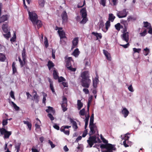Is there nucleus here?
Segmentation results:
<instances>
[{"instance_id":"nucleus-36","label":"nucleus","mask_w":152,"mask_h":152,"mask_svg":"<svg viewBox=\"0 0 152 152\" xmlns=\"http://www.w3.org/2000/svg\"><path fill=\"white\" fill-rule=\"evenodd\" d=\"M90 117V116L89 115H88V116L87 117H86V118L84 120L85 121V129H86V128L88 126V122L89 118Z\"/></svg>"},{"instance_id":"nucleus-59","label":"nucleus","mask_w":152,"mask_h":152,"mask_svg":"<svg viewBox=\"0 0 152 152\" xmlns=\"http://www.w3.org/2000/svg\"><path fill=\"white\" fill-rule=\"evenodd\" d=\"M48 116L50 118L51 121H52L54 120V118L51 114L49 113L48 115Z\"/></svg>"},{"instance_id":"nucleus-58","label":"nucleus","mask_w":152,"mask_h":152,"mask_svg":"<svg viewBox=\"0 0 152 152\" xmlns=\"http://www.w3.org/2000/svg\"><path fill=\"white\" fill-rule=\"evenodd\" d=\"M147 33V31L146 29H145L144 31L141 32L140 33V34L141 36H145L146 34Z\"/></svg>"},{"instance_id":"nucleus-39","label":"nucleus","mask_w":152,"mask_h":152,"mask_svg":"<svg viewBox=\"0 0 152 152\" xmlns=\"http://www.w3.org/2000/svg\"><path fill=\"white\" fill-rule=\"evenodd\" d=\"M98 80H99L98 79L95 78V79L93 81V87L95 88H96L97 87V85Z\"/></svg>"},{"instance_id":"nucleus-19","label":"nucleus","mask_w":152,"mask_h":152,"mask_svg":"<svg viewBox=\"0 0 152 152\" xmlns=\"http://www.w3.org/2000/svg\"><path fill=\"white\" fill-rule=\"evenodd\" d=\"M80 12L81 14L82 17L83 18H86L87 13L85 8H83L82 9L80 10Z\"/></svg>"},{"instance_id":"nucleus-10","label":"nucleus","mask_w":152,"mask_h":152,"mask_svg":"<svg viewBox=\"0 0 152 152\" xmlns=\"http://www.w3.org/2000/svg\"><path fill=\"white\" fill-rule=\"evenodd\" d=\"M90 129V131L89 133V136H91L93 134L95 133V130L97 129V126L96 125H89Z\"/></svg>"},{"instance_id":"nucleus-48","label":"nucleus","mask_w":152,"mask_h":152,"mask_svg":"<svg viewBox=\"0 0 152 152\" xmlns=\"http://www.w3.org/2000/svg\"><path fill=\"white\" fill-rule=\"evenodd\" d=\"M129 135V133L126 134L124 137L123 138L122 140H129V137L128 136Z\"/></svg>"},{"instance_id":"nucleus-54","label":"nucleus","mask_w":152,"mask_h":152,"mask_svg":"<svg viewBox=\"0 0 152 152\" xmlns=\"http://www.w3.org/2000/svg\"><path fill=\"white\" fill-rule=\"evenodd\" d=\"M16 40V36L15 33L14 34L13 37L10 39V41L12 42H15Z\"/></svg>"},{"instance_id":"nucleus-5","label":"nucleus","mask_w":152,"mask_h":152,"mask_svg":"<svg viewBox=\"0 0 152 152\" xmlns=\"http://www.w3.org/2000/svg\"><path fill=\"white\" fill-rule=\"evenodd\" d=\"M90 136L87 142L90 147L91 148L94 144L96 143V137L95 135Z\"/></svg>"},{"instance_id":"nucleus-46","label":"nucleus","mask_w":152,"mask_h":152,"mask_svg":"<svg viewBox=\"0 0 152 152\" xmlns=\"http://www.w3.org/2000/svg\"><path fill=\"white\" fill-rule=\"evenodd\" d=\"M120 23H118L115 25V29L118 31H119L120 30Z\"/></svg>"},{"instance_id":"nucleus-6","label":"nucleus","mask_w":152,"mask_h":152,"mask_svg":"<svg viewBox=\"0 0 152 152\" xmlns=\"http://www.w3.org/2000/svg\"><path fill=\"white\" fill-rule=\"evenodd\" d=\"M58 32L60 38V42L62 45H65L66 44V42L64 39L66 38L65 32L63 31L58 30Z\"/></svg>"},{"instance_id":"nucleus-24","label":"nucleus","mask_w":152,"mask_h":152,"mask_svg":"<svg viewBox=\"0 0 152 152\" xmlns=\"http://www.w3.org/2000/svg\"><path fill=\"white\" fill-rule=\"evenodd\" d=\"M46 111L47 113H50L53 114L55 113V112L53 107L50 106L48 107V109L46 110Z\"/></svg>"},{"instance_id":"nucleus-57","label":"nucleus","mask_w":152,"mask_h":152,"mask_svg":"<svg viewBox=\"0 0 152 152\" xmlns=\"http://www.w3.org/2000/svg\"><path fill=\"white\" fill-rule=\"evenodd\" d=\"M88 134L87 129H85V130L83 131V134H82V137H85Z\"/></svg>"},{"instance_id":"nucleus-50","label":"nucleus","mask_w":152,"mask_h":152,"mask_svg":"<svg viewBox=\"0 0 152 152\" xmlns=\"http://www.w3.org/2000/svg\"><path fill=\"white\" fill-rule=\"evenodd\" d=\"M43 97L42 99V102L43 103H45L46 100V97L47 96V94L44 92L42 93Z\"/></svg>"},{"instance_id":"nucleus-18","label":"nucleus","mask_w":152,"mask_h":152,"mask_svg":"<svg viewBox=\"0 0 152 152\" xmlns=\"http://www.w3.org/2000/svg\"><path fill=\"white\" fill-rule=\"evenodd\" d=\"M72 64H74V61L72 57L67 58V67L72 66Z\"/></svg>"},{"instance_id":"nucleus-27","label":"nucleus","mask_w":152,"mask_h":152,"mask_svg":"<svg viewBox=\"0 0 152 152\" xmlns=\"http://www.w3.org/2000/svg\"><path fill=\"white\" fill-rule=\"evenodd\" d=\"M58 73L57 72V70L55 69L53 71V77L54 79L57 80L58 78Z\"/></svg>"},{"instance_id":"nucleus-32","label":"nucleus","mask_w":152,"mask_h":152,"mask_svg":"<svg viewBox=\"0 0 152 152\" xmlns=\"http://www.w3.org/2000/svg\"><path fill=\"white\" fill-rule=\"evenodd\" d=\"M77 106L78 110H80L83 107V104L80 100H78L77 101Z\"/></svg>"},{"instance_id":"nucleus-9","label":"nucleus","mask_w":152,"mask_h":152,"mask_svg":"<svg viewBox=\"0 0 152 152\" xmlns=\"http://www.w3.org/2000/svg\"><path fill=\"white\" fill-rule=\"evenodd\" d=\"M62 110L64 112L66 110V98L64 96L63 97L62 103L61 104Z\"/></svg>"},{"instance_id":"nucleus-25","label":"nucleus","mask_w":152,"mask_h":152,"mask_svg":"<svg viewBox=\"0 0 152 152\" xmlns=\"http://www.w3.org/2000/svg\"><path fill=\"white\" fill-rule=\"evenodd\" d=\"M21 143L20 142H15V148L17 150L16 152H19L21 147Z\"/></svg>"},{"instance_id":"nucleus-30","label":"nucleus","mask_w":152,"mask_h":152,"mask_svg":"<svg viewBox=\"0 0 152 152\" xmlns=\"http://www.w3.org/2000/svg\"><path fill=\"white\" fill-rule=\"evenodd\" d=\"M12 74H14L16 73H17V69L15 67V63L13 62L12 63Z\"/></svg>"},{"instance_id":"nucleus-1","label":"nucleus","mask_w":152,"mask_h":152,"mask_svg":"<svg viewBox=\"0 0 152 152\" xmlns=\"http://www.w3.org/2000/svg\"><path fill=\"white\" fill-rule=\"evenodd\" d=\"M82 78L81 84L84 87L88 88L89 87L91 82V80L89 79L90 76L88 71H84L81 74Z\"/></svg>"},{"instance_id":"nucleus-40","label":"nucleus","mask_w":152,"mask_h":152,"mask_svg":"<svg viewBox=\"0 0 152 152\" xmlns=\"http://www.w3.org/2000/svg\"><path fill=\"white\" fill-rule=\"evenodd\" d=\"M67 69L71 72H75L76 70V68H73L72 65L67 67Z\"/></svg>"},{"instance_id":"nucleus-13","label":"nucleus","mask_w":152,"mask_h":152,"mask_svg":"<svg viewBox=\"0 0 152 152\" xmlns=\"http://www.w3.org/2000/svg\"><path fill=\"white\" fill-rule=\"evenodd\" d=\"M121 37L122 40L128 42L129 41V33L126 32V33H123L121 35Z\"/></svg>"},{"instance_id":"nucleus-38","label":"nucleus","mask_w":152,"mask_h":152,"mask_svg":"<svg viewBox=\"0 0 152 152\" xmlns=\"http://www.w3.org/2000/svg\"><path fill=\"white\" fill-rule=\"evenodd\" d=\"M6 58L5 56L2 53H0V61H4Z\"/></svg>"},{"instance_id":"nucleus-45","label":"nucleus","mask_w":152,"mask_h":152,"mask_svg":"<svg viewBox=\"0 0 152 152\" xmlns=\"http://www.w3.org/2000/svg\"><path fill=\"white\" fill-rule=\"evenodd\" d=\"M45 1L44 0H39V6L42 7L44 6Z\"/></svg>"},{"instance_id":"nucleus-31","label":"nucleus","mask_w":152,"mask_h":152,"mask_svg":"<svg viewBox=\"0 0 152 152\" xmlns=\"http://www.w3.org/2000/svg\"><path fill=\"white\" fill-rule=\"evenodd\" d=\"M23 122L24 124L27 125L29 130H30L31 129L32 127V125L31 123L28 121H23Z\"/></svg>"},{"instance_id":"nucleus-11","label":"nucleus","mask_w":152,"mask_h":152,"mask_svg":"<svg viewBox=\"0 0 152 152\" xmlns=\"http://www.w3.org/2000/svg\"><path fill=\"white\" fill-rule=\"evenodd\" d=\"M32 94L34 97V99L36 103H38L39 101V95L37 94V92L34 90H33Z\"/></svg>"},{"instance_id":"nucleus-2","label":"nucleus","mask_w":152,"mask_h":152,"mask_svg":"<svg viewBox=\"0 0 152 152\" xmlns=\"http://www.w3.org/2000/svg\"><path fill=\"white\" fill-rule=\"evenodd\" d=\"M102 152H113V150H115L116 148L114 146L111 144H102L100 145Z\"/></svg>"},{"instance_id":"nucleus-43","label":"nucleus","mask_w":152,"mask_h":152,"mask_svg":"<svg viewBox=\"0 0 152 152\" xmlns=\"http://www.w3.org/2000/svg\"><path fill=\"white\" fill-rule=\"evenodd\" d=\"M129 141L124 140L123 142V144L125 147H127L129 146Z\"/></svg>"},{"instance_id":"nucleus-8","label":"nucleus","mask_w":152,"mask_h":152,"mask_svg":"<svg viewBox=\"0 0 152 152\" xmlns=\"http://www.w3.org/2000/svg\"><path fill=\"white\" fill-rule=\"evenodd\" d=\"M28 15L30 19L33 23H34L35 21L37 19V14L34 12H30L28 11Z\"/></svg>"},{"instance_id":"nucleus-22","label":"nucleus","mask_w":152,"mask_h":152,"mask_svg":"<svg viewBox=\"0 0 152 152\" xmlns=\"http://www.w3.org/2000/svg\"><path fill=\"white\" fill-rule=\"evenodd\" d=\"M92 34L96 37V40L101 39L102 37V36L101 33H98L97 32H92Z\"/></svg>"},{"instance_id":"nucleus-55","label":"nucleus","mask_w":152,"mask_h":152,"mask_svg":"<svg viewBox=\"0 0 152 152\" xmlns=\"http://www.w3.org/2000/svg\"><path fill=\"white\" fill-rule=\"evenodd\" d=\"M57 79L58 80V81L59 83L63 81H65L66 80L62 76L60 77H58V78Z\"/></svg>"},{"instance_id":"nucleus-56","label":"nucleus","mask_w":152,"mask_h":152,"mask_svg":"<svg viewBox=\"0 0 152 152\" xmlns=\"http://www.w3.org/2000/svg\"><path fill=\"white\" fill-rule=\"evenodd\" d=\"M129 42H127V43L126 45H120V46L123 47L124 48H127L129 46Z\"/></svg>"},{"instance_id":"nucleus-47","label":"nucleus","mask_w":152,"mask_h":152,"mask_svg":"<svg viewBox=\"0 0 152 152\" xmlns=\"http://www.w3.org/2000/svg\"><path fill=\"white\" fill-rule=\"evenodd\" d=\"M133 51H134L133 54L135 53H139L140 52L141 50V49L140 48H133Z\"/></svg>"},{"instance_id":"nucleus-61","label":"nucleus","mask_w":152,"mask_h":152,"mask_svg":"<svg viewBox=\"0 0 152 152\" xmlns=\"http://www.w3.org/2000/svg\"><path fill=\"white\" fill-rule=\"evenodd\" d=\"M50 89L51 90L53 93L56 94V93L55 91H54V87H53V84H52V83H51V84L50 83Z\"/></svg>"},{"instance_id":"nucleus-17","label":"nucleus","mask_w":152,"mask_h":152,"mask_svg":"<svg viewBox=\"0 0 152 152\" xmlns=\"http://www.w3.org/2000/svg\"><path fill=\"white\" fill-rule=\"evenodd\" d=\"M80 53L79 49L78 48L75 49L72 53V55L74 56L75 57H78Z\"/></svg>"},{"instance_id":"nucleus-49","label":"nucleus","mask_w":152,"mask_h":152,"mask_svg":"<svg viewBox=\"0 0 152 152\" xmlns=\"http://www.w3.org/2000/svg\"><path fill=\"white\" fill-rule=\"evenodd\" d=\"M44 43L46 48H47L48 46V39L46 37H45Z\"/></svg>"},{"instance_id":"nucleus-33","label":"nucleus","mask_w":152,"mask_h":152,"mask_svg":"<svg viewBox=\"0 0 152 152\" xmlns=\"http://www.w3.org/2000/svg\"><path fill=\"white\" fill-rule=\"evenodd\" d=\"M144 24L143 27L148 29L150 27H151V24L147 21H144L143 22Z\"/></svg>"},{"instance_id":"nucleus-21","label":"nucleus","mask_w":152,"mask_h":152,"mask_svg":"<svg viewBox=\"0 0 152 152\" xmlns=\"http://www.w3.org/2000/svg\"><path fill=\"white\" fill-rule=\"evenodd\" d=\"M122 114L125 118H126L129 114V112L126 108H124L122 110Z\"/></svg>"},{"instance_id":"nucleus-16","label":"nucleus","mask_w":152,"mask_h":152,"mask_svg":"<svg viewBox=\"0 0 152 152\" xmlns=\"http://www.w3.org/2000/svg\"><path fill=\"white\" fill-rule=\"evenodd\" d=\"M105 24V28H102V31H103L104 32H107V31L109 28L110 26V21L109 20H107Z\"/></svg>"},{"instance_id":"nucleus-52","label":"nucleus","mask_w":152,"mask_h":152,"mask_svg":"<svg viewBox=\"0 0 152 152\" xmlns=\"http://www.w3.org/2000/svg\"><path fill=\"white\" fill-rule=\"evenodd\" d=\"M106 0H100L99 3L100 4L102 5L104 7L106 6Z\"/></svg>"},{"instance_id":"nucleus-4","label":"nucleus","mask_w":152,"mask_h":152,"mask_svg":"<svg viewBox=\"0 0 152 152\" xmlns=\"http://www.w3.org/2000/svg\"><path fill=\"white\" fill-rule=\"evenodd\" d=\"M0 132L1 135H4V139H8L12 134L11 131H8L4 128H0Z\"/></svg>"},{"instance_id":"nucleus-34","label":"nucleus","mask_w":152,"mask_h":152,"mask_svg":"<svg viewBox=\"0 0 152 152\" xmlns=\"http://www.w3.org/2000/svg\"><path fill=\"white\" fill-rule=\"evenodd\" d=\"M18 59H19V61L20 62V65L21 66V67H23V66L25 64L26 62V60H22V61L20 58V57H18Z\"/></svg>"},{"instance_id":"nucleus-23","label":"nucleus","mask_w":152,"mask_h":152,"mask_svg":"<svg viewBox=\"0 0 152 152\" xmlns=\"http://www.w3.org/2000/svg\"><path fill=\"white\" fill-rule=\"evenodd\" d=\"M8 20L7 15H3L0 18V23L3 22Z\"/></svg>"},{"instance_id":"nucleus-37","label":"nucleus","mask_w":152,"mask_h":152,"mask_svg":"<svg viewBox=\"0 0 152 152\" xmlns=\"http://www.w3.org/2000/svg\"><path fill=\"white\" fill-rule=\"evenodd\" d=\"M63 21L66 20V11H64L61 15Z\"/></svg>"},{"instance_id":"nucleus-41","label":"nucleus","mask_w":152,"mask_h":152,"mask_svg":"<svg viewBox=\"0 0 152 152\" xmlns=\"http://www.w3.org/2000/svg\"><path fill=\"white\" fill-rule=\"evenodd\" d=\"M82 2H80L77 5V7L78 8H80L83 7L86 4L85 1L84 0L83 4L82 5Z\"/></svg>"},{"instance_id":"nucleus-7","label":"nucleus","mask_w":152,"mask_h":152,"mask_svg":"<svg viewBox=\"0 0 152 152\" xmlns=\"http://www.w3.org/2000/svg\"><path fill=\"white\" fill-rule=\"evenodd\" d=\"M128 12L127 11L126 9H124L121 11H118L116 15L119 18H122L126 17L128 13Z\"/></svg>"},{"instance_id":"nucleus-28","label":"nucleus","mask_w":152,"mask_h":152,"mask_svg":"<svg viewBox=\"0 0 152 152\" xmlns=\"http://www.w3.org/2000/svg\"><path fill=\"white\" fill-rule=\"evenodd\" d=\"M115 18V16H114L113 14H109L108 20L110 21L111 22H113Z\"/></svg>"},{"instance_id":"nucleus-12","label":"nucleus","mask_w":152,"mask_h":152,"mask_svg":"<svg viewBox=\"0 0 152 152\" xmlns=\"http://www.w3.org/2000/svg\"><path fill=\"white\" fill-rule=\"evenodd\" d=\"M72 46L71 50H72L74 48L77 47L78 43V37L75 38L72 42Z\"/></svg>"},{"instance_id":"nucleus-51","label":"nucleus","mask_w":152,"mask_h":152,"mask_svg":"<svg viewBox=\"0 0 152 152\" xmlns=\"http://www.w3.org/2000/svg\"><path fill=\"white\" fill-rule=\"evenodd\" d=\"M85 112V108H83L80 111L79 113V114L81 116H83L84 115Z\"/></svg>"},{"instance_id":"nucleus-35","label":"nucleus","mask_w":152,"mask_h":152,"mask_svg":"<svg viewBox=\"0 0 152 152\" xmlns=\"http://www.w3.org/2000/svg\"><path fill=\"white\" fill-rule=\"evenodd\" d=\"M5 115L6 116V119H3L2 122V124L3 126L6 125L8 124L7 121L8 120V115L6 114Z\"/></svg>"},{"instance_id":"nucleus-63","label":"nucleus","mask_w":152,"mask_h":152,"mask_svg":"<svg viewBox=\"0 0 152 152\" xmlns=\"http://www.w3.org/2000/svg\"><path fill=\"white\" fill-rule=\"evenodd\" d=\"M83 18L82 20L80 22V23L84 24L86 23L87 21L86 18Z\"/></svg>"},{"instance_id":"nucleus-62","label":"nucleus","mask_w":152,"mask_h":152,"mask_svg":"<svg viewBox=\"0 0 152 152\" xmlns=\"http://www.w3.org/2000/svg\"><path fill=\"white\" fill-rule=\"evenodd\" d=\"M10 95L11 97L14 99H15L14 92L12 91H11L10 93Z\"/></svg>"},{"instance_id":"nucleus-26","label":"nucleus","mask_w":152,"mask_h":152,"mask_svg":"<svg viewBox=\"0 0 152 152\" xmlns=\"http://www.w3.org/2000/svg\"><path fill=\"white\" fill-rule=\"evenodd\" d=\"M55 66L53 63L51 61H49L47 64V66L49 70H50L51 68L54 67Z\"/></svg>"},{"instance_id":"nucleus-64","label":"nucleus","mask_w":152,"mask_h":152,"mask_svg":"<svg viewBox=\"0 0 152 152\" xmlns=\"http://www.w3.org/2000/svg\"><path fill=\"white\" fill-rule=\"evenodd\" d=\"M60 84V86L61 87L64 88L66 87V83L65 82H63Z\"/></svg>"},{"instance_id":"nucleus-42","label":"nucleus","mask_w":152,"mask_h":152,"mask_svg":"<svg viewBox=\"0 0 152 152\" xmlns=\"http://www.w3.org/2000/svg\"><path fill=\"white\" fill-rule=\"evenodd\" d=\"M144 54L145 56L148 55L150 52L149 49L147 48H145L144 49Z\"/></svg>"},{"instance_id":"nucleus-20","label":"nucleus","mask_w":152,"mask_h":152,"mask_svg":"<svg viewBox=\"0 0 152 152\" xmlns=\"http://www.w3.org/2000/svg\"><path fill=\"white\" fill-rule=\"evenodd\" d=\"M33 24L35 26L37 25V28L38 29L41 27L42 26V24L41 21L37 19L35 21V23H34Z\"/></svg>"},{"instance_id":"nucleus-29","label":"nucleus","mask_w":152,"mask_h":152,"mask_svg":"<svg viewBox=\"0 0 152 152\" xmlns=\"http://www.w3.org/2000/svg\"><path fill=\"white\" fill-rule=\"evenodd\" d=\"M22 58L23 60H26V49L24 48L22 51Z\"/></svg>"},{"instance_id":"nucleus-44","label":"nucleus","mask_w":152,"mask_h":152,"mask_svg":"<svg viewBox=\"0 0 152 152\" xmlns=\"http://www.w3.org/2000/svg\"><path fill=\"white\" fill-rule=\"evenodd\" d=\"M66 128V126H63L61 127L60 130L61 131L64 132L65 134H66V131L65 130Z\"/></svg>"},{"instance_id":"nucleus-15","label":"nucleus","mask_w":152,"mask_h":152,"mask_svg":"<svg viewBox=\"0 0 152 152\" xmlns=\"http://www.w3.org/2000/svg\"><path fill=\"white\" fill-rule=\"evenodd\" d=\"M103 53L105 56H106V58L108 61H111V55L110 54L107 50H103Z\"/></svg>"},{"instance_id":"nucleus-3","label":"nucleus","mask_w":152,"mask_h":152,"mask_svg":"<svg viewBox=\"0 0 152 152\" xmlns=\"http://www.w3.org/2000/svg\"><path fill=\"white\" fill-rule=\"evenodd\" d=\"M2 28L4 32L5 33L3 34L4 37L8 39L10 37L11 34L10 31L8 30L7 24H3L2 26Z\"/></svg>"},{"instance_id":"nucleus-14","label":"nucleus","mask_w":152,"mask_h":152,"mask_svg":"<svg viewBox=\"0 0 152 152\" xmlns=\"http://www.w3.org/2000/svg\"><path fill=\"white\" fill-rule=\"evenodd\" d=\"M70 122L72 124V126L75 131L78 128V126L76 122L74 121L72 119L69 118Z\"/></svg>"},{"instance_id":"nucleus-60","label":"nucleus","mask_w":152,"mask_h":152,"mask_svg":"<svg viewBox=\"0 0 152 152\" xmlns=\"http://www.w3.org/2000/svg\"><path fill=\"white\" fill-rule=\"evenodd\" d=\"M48 143L50 145H51V147L52 148H53L55 146V145H54L52 142L50 140H48Z\"/></svg>"},{"instance_id":"nucleus-53","label":"nucleus","mask_w":152,"mask_h":152,"mask_svg":"<svg viewBox=\"0 0 152 152\" xmlns=\"http://www.w3.org/2000/svg\"><path fill=\"white\" fill-rule=\"evenodd\" d=\"M136 19L135 18L131 16H128V17L127 18V21H128V22H129L131 20H136Z\"/></svg>"}]
</instances>
